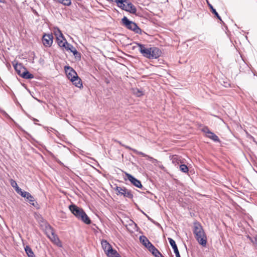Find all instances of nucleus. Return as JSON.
Wrapping results in <instances>:
<instances>
[{
	"instance_id": "15",
	"label": "nucleus",
	"mask_w": 257,
	"mask_h": 257,
	"mask_svg": "<svg viewBox=\"0 0 257 257\" xmlns=\"http://www.w3.org/2000/svg\"><path fill=\"white\" fill-rule=\"evenodd\" d=\"M78 219L81 220L82 222L85 223L86 224H90L91 222V221L89 217L86 214L85 211H84L82 213L79 217Z\"/></svg>"
},
{
	"instance_id": "38",
	"label": "nucleus",
	"mask_w": 257,
	"mask_h": 257,
	"mask_svg": "<svg viewBox=\"0 0 257 257\" xmlns=\"http://www.w3.org/2000/svg\"><path fill=\"white\" fill-rule=\"evenodd\" d=\"M254 240H255V242L254 243L255 244V245L257 246V235L254 238Z\"/></svg>"
},
{
	"instance_id": "8",
	"label": "nucleus",
	"mask_w": 257,
	"mask_h": 257,
	"mask_svg": "<svg viewBox=\"0 0 257 257\" xmlns=\"http://www.w3.org/2000/svg\"><path fill=\"white\" fill-rule=\"evenodd\" d=\"M137 45L139 47V50L140 52V53L142 54V55L149 59V57L150 56V50H151V47L150 48H146L145 47V45L143 44H142L141 43H137Z\"/></svg>"
},
{
	"instance_id": "29",
	"label": "nucleus",
	"mask_w": 257,
	"mask_h": 257,
	"mask_svg": "<svg viewBox=\"0 0 257 257\" xmlns=\"http://www.w3.org/2000/svg\"><path fill=\"white\" fill-rule=\"evenodd\" d=\"M171 160L172 163L175 165L179 164V162H180L179 157L177 155L172 156L171 158Z\"/></svg>"
},
{
	"instance_id": "36",
	"label": "nucleus",
	"mask_w": 257,
	"mask_h": 257,
	"mask_svg": "<svg viewBox=\"0 0 257 257\" xmlns=\"http://www.w3.org/2000/svg\"><path fill=\"white\" fill-rule=\"evenodd\" d=\"M202 131L206 134V135H208L209 133L211 132V131L209 130L208 127L205 126L203 128H202Z\"/></svg>"
},
{
	"instance_id": "24",
	"label": "nucleus",
	"mask_w": 257,
	"mask_h": 257,
	"mask_svg": "<svg viewBox=\"0 0 257 257\" xmlns=\"http://www.w3.org/2000/svg\"><path fill=\"white\" fill-rule=\"evenodd\" d=\"M206 137L212 140H213L214 142H219L220 140L219 138L213 132H211L209 133L208 135H206Z\"/></svg>"
},
{
	"instance_id": "3",
	"label": "nucleus",
	"mask_w": 257,
	"mask_h": 257,
	"mask_svg": "<svg viewBox=\"0 0 257 257\" xmlns=\"http://www.w3.org/2000/svg\"><path fill=\"white\" fill-rule=\"evenodd\" d=\"M114 190L117 195H121L130 199H132L134 197L132 191L124 187L116 186Z\"/></svg>"
},
{
	"instance_id": "45",
	"label": "nucleus",
	"mask_w": 257,
	"mask_h": 257,
	"mask_svg": "<svg viewBox=\"0 0 257 257\" xmlns=\"http://www.w3.org/2000/svg\"><path fill=\"white\" fill-rule=\"evenodd\" d=\"M4 113L7 114L6 112L5 111H3Z\"/></svg>"
},
{
	"instance_id": "46",
	"label": "nucleus",
	"mask_w": 257,
	"mask_h": 257,
	"mask_svg": "<svg viewBox=\"0 0 257 257\" xmlns=\"http://www.w3.org/2000/svg\"><path fill=\"white\" fill-rule=\"evenodd\" d=\"M231 257H236V256H232Z\"/></svg>"
},
{
	"instance_id": "16",
	"label": "nucleus",
	"mask_w": 257,
	"mask_h": 257,
	"mask_svg": "<svg viewBox=\"0 0 257 257\" xmlns=\"http://www.w3.org/2000/svg\"><path fill=\"white\" fill-rule=\"evenodd\" d=\"M106 254L108 257H120L119 253L115 249H113L111 247L108 251L106 253Z\"/></svg>"
},
{
	"instance_id": "44",
	"label": "nucleus",
	"mask_w": 257,
	"mask_h": 257,
	"mask_svg": "<svg viewBox=\"0 0 257 257\" xmlns=\"http://www.w3.org/2000/svg\"><path fill=\"white\" fill-rule=\"evenodd\" d=\"M147 217L149 219L151 220V218L147 215Z\"/></svg>"
},
{
	"instance_id": "19",
	"label": "nucleus",
	"mask_w": 257,
	"mask_h": 257,
	"mask_svg": "<svg viewBox=\"0 0 257 257\" xmlns=\"http://www.w3.org/2000/svg\"><path fill=\"white\" fill-rule=\"evenodd\" d=\"M132 93L137 97H141L144 95V92L138 88H133L132 89Z\"/></svg>"
},
{
	"instance_id": "30",
	"label": "nucleus",
	"mask_w": 257,
	"mask_h": 257,
	"mask_svg": "<svg viewBox=\"0 0 257 257\" xmlns=\"http://www.w3.org/2000/svg\"><path fill=\"white\" fill-rule=\"evenodd\" d=\"M14 67L17 73L21 76L22 73L21 72V69L22 68V65L21 64H16L14 65Z\"/></svg>"
},
{
	"instance_id": "26",
	"label": "nucleus",
	"mask_w": 257,
	"mask_h": 257,
	"mask_svg": "<svg viewBox=\"0 0 257 257\" xmlns=\"http://www.w3.org/2000/svg\"><path fill=\"white\" fill-rule=\"evenodd\" d=\"M21 76L25 79H32L34 78V75L26 70L22 72Z\"/></svg>"
},
{
	"instance_id": "43",
	"label": "nucleus",
	"mask_w": 257,
	"mask_h": 257,
	"mask_svg": "<svg viewBox=\"0 0 257 257\" xmlns=\"http://www.w3.org/2000/svg\"><path fill=\"white\" fill-rule=\"evenodd\" d=\"M143 214H145L146 216H147V215L144 212H143Z\"/></svg>"
},
{
	"instance_id": "12",
	"label": "nucleus",
	"mask_w": 257,
	"mask_h": 257,
	"mask_svg": "<svg viewBox=\"0 0 257 257\" xmlns=\"http://www.w3.org/2000/svg\"><path fill=\"white\" fill-rule=\"evenodd\" d=\"M67 51H70L73 55L75 56V58H80L81 56L80 54L77 51L75 47H74L72 45L69 43H67L66 46L64 48Z\"/></svg>"
},
{
	"instance_id": "32",
	"label": "nucleus",
	"mask_w": 257,
	"mask_h": 257,
	"mask_svg": "<svg viewBox=\"0 0 257 257\" xmlns=\"http://www.w3.org/2000/svg\"><path fill=\"white\" fill-rule=\"evenodd\" d=\"M147 248L150 252H151L152 254L154 253V252H155L158 250V249H157L152 243L149 244V245Z\"/></svg>"
},
{
	"instance_id": "39",
	"label": "nucleus",
	"mask_w": 257,
	"mask_h": 257,
	"mask_svg": "<svg viewBox=\"0 0 257 257\" xmlns=\"http://www.w3.org/2000/svg\"><path fill=\"white\" fill-rule=\"evenodd\" d=\"M0 3H5L6 1H5V0H0Z\"/></svg>"
},
{
	"instance_id": "7",
	"label": "nucleus",
	"mask_w": 257,
	"mask_h": 257,
	"mask_svg": "<svg viewBox=\"0 0 257 257\" xmlns=\"http://www.w3.org/2000/svg\"><path fill=\"white\" fill-rule=\"evenodd\" d=\"M121 9L133 14H136L137 13L135 6L127 0V3H124V6Z\"/></svg>"
},
{
	"instance_id": "21",
	"label": "nucleus",
	"mask_w": 257,
	"mask_h": 257,
	"mask_svg": "<svg viewBox=\"0 0 257 257\" xmlns=\"http://www.w3.org/2000/svg\"><path fill=\"white\" fill-rule=\"evenodd\" d=\"M73 83V84L76 87L78 88L82 87V82L81 79L77 76L76 78L72 80L71 81Z\"/></svg>"
},
{
	"instance_id": "27",
	"label": "nucleus",
	"mask_w": 257,
	"mask_h": 257,
	"mask_svg": "<svg viewBox=\"0 0 257 257\" xmlns=\"http://www.w3.org/2000/svg\"><path fill=\"white\" fill-rule=\"evenodd\" d=\"M25 251L29 257H36L31 248L27 245L25 247Z\"/></svg>"
},
{
	"instance_id": "22",
	"label": "nucleus",
	"mask_w": 257,
	"mask_h": 257,
	"mask_svg": "<svg viewBox=\"0 0 257 257\" xmlns=\"http://www.w3.org/2000/svg\"><path fill=\"white\" fill-rule=\"evenodd\" d=\"M101 245L105 253L108 251V250H109L112 247L111 245L105 240L101 241Z\"/></svg>"
},
{
	"instance_id": "31",
	"label": "nucleus",
	"mask_w": 257,
	"mask_h": 257,
	"mask_svg": "<svg viewBox=\"0 0 257 257\" xmlns=\"http://www.w3.org/2000/svg\"><path fill=\"white\" fill-rule=\"evenodd\" d=\"M54 33L56 37V39H57V38H59L63 36L61 31L58 28L55 29Z\"/></svg>"
},
{
	"instance_id": "13",
	"label": "nucleus",
	"mask_w": 257,
	"mask_h": 257,
	"mask_svg": "<svg viewBox=\"0 0 257 257\" xmlns=\"http://www.w3.org/2000/svg\"><path fill=\"white\" fill-rule=\"evenodd\" d=\"M27 201L29 202L30 204L35 207L36 209L40 208V205L37 201H35L34 197L29 193L28 196L26 197Z\"/></svg>"
},
{
	"instance_id": "20",
	"label": "nucleus",
	"mask_w": 257,
	"mask_h": 257,
	"mask_svg": "<svg viewBox=\"0 0 257 257\" xmlns=\"http://www.w3.org/2000/svg\"><path fill=\"white\" fill-rule=\"evenodd\" d=\"M53 242L59 246H61V243L58 236L54 233L51 235L49 237Z\"/></svg>"
},
{
	"instance_id": "1",
	"label": "nucleus",
	"mask_w": 257,
	"mask_h": 257,
	"mask_svg": "<svg viewBox=\"0 0 257 257\" xmlns=\"http://www.w3.org/2000/svg\"><path fill=\"white\" fill-rule=\"evenodd\" d=\"M193 232L198 243L205 246L207 243V236L201 224L195 221L193 223Z\"/></svg>"
},
{
	"instance_id": "6",
	"label": "nucleus",
	"mask_w": 257,
	"mask_h": 257,
	"mask_svg": "<svg viewBox=\"0 0 257 257\" xmlns=\"http://www.w3.org/2000/svg\"><path fill=\"white\" fill-rule=\"evenodd\" d=\"M53 36L52 34H45L42 38L43 45L45 47H50L53 43Z\"/></svg>"
},
{
	"instance_id": "11",
	"label": "nucleus",
	"mask_w": 257,
	"mask_h": 257,
	"mask_svg": "<svg viewBox=\"0 0 257 257\" xmlns=\"http://www.w3.org/2000/svg\"><path fill=\"white\" fill-rule=\"evenodd\" d=\"M162 54L161 51L157 47H151L150 56L149 59H153L159 58Z\"/></svg>"
},
{
	"instance_id": "4",
	"label": "nucleus",
	"mask_w": 257,
	"mask_h": 257,
	"mask_svg": "<svg viewBox=\"0 0 257 257\" xmlns=\"http://www.w3.org/2000/svg\"><path fill=\"white\" fill-rule=\"evenodd\" d=\"M69 209L73 214L78 219L81 213L84 211L81 208L78 207L77 205L72 204L69 206Z\"/></svg>"
},
{
	"instance_id": "17",
	"label": "nucleus",
	"mask_w": 257,
	"mask_h": 257,
	"mask_svg": "<svg viewBox=\"0 0 257 257\" xmlns=\"http://www.w3.org/2000/svg\"><path fill=\"white\" fill-rule=\"evenodd\" d=\"M57 40V43L58 44V45L60 47H63V48H65V46H66V45H67V41H66V40L65 39L64 37L63 36V37H61V38H57V39H56Z\"/></svg>"
},
{
	"instance_id": "35",
	"label": "nucleus",
	"mask_w": 257,
	"mask_h": 257,
	"mask_svg": "<svg viewBox=\"0 0 257 257\" xmlns=\"http://www.w3.org/2000/svg\"><path fill=\"white\" fill-rule=\"evenodd\" d=\"M10 183H11V186L14 188H15V191H16V190H17V188H19V186L17 185V182L15 180H14L13 179H11V181H10Z\"/></svg>"
},
{
	"instance_id": "18",
	"label": "nucleus",
	"mask_w": 257,
	"mask_h": 257,
	"mask_svg": "<svg viewBox=\"0 0 257 257\" xmlns=\"http://www.w3.org/2000/svg\"><path fill=\"white\" fill-rule=\"evenodd\" d=\"M45 232L48 237L55 233L53 228L49 224H47L45 226Z\"/></svg>"
},
{
	"instance_id": "2",
	"label": "nucleus",
	"mask_w": 257,
	"mask_h": 257,
	"mask_svg": "<svg viewBox=\"0 0 257 257\" xmlns=\"http://www.w3.org/2000/svg\"><path fill=\"white\" fill-rule=\"evenodd\" d=\"M122 25L127 29L134 31L135 33L142 34V30L138 26L137 24L128 20L127 17H124L121 19Z\"/></svg>"
},
{
	"instance_id": "40",
	"label": "nucleus",
	"mask_w": 257,
	"mask_h": 257,
	"mask_svg": "<svg viewBox=\"0 0 257 257\" xmlns=\"http://www.w3.org/2000/svg\"><path fill=\"white\" fill-rule=\"evenodd\" d=\"M57 162L60 165H63V163L60 160L57 161Z\"/></svg>"
},
{
	"instance_id": "14",
	"label": "nucleus",
	"mask_w": 257,
	"mask_h": 257,
	"mask_svg": "<svg viewBox=\"0 0 257 257\" xmlns=\"http://www.w3.org/2000/svg\"><path fill=\"white\" fill-rule=\"evenodd\" d=\"M168 240L171 246H172V247L173 248V249L174 250V253L176 254V257H180L179 251L178 250L177 246L174 240H173L172 238H171L170 237H168Z\"/></svg>"
},
{
	"instance_id": "9",
	"label": "nucleus",
	"mask_w": 257,
	"mask_h": 257,
	"mask_svg": "<svg viewBox=\"0 0 257 257\" xmlns=\"http://www.w3.org/2000/svg\"><path fill=\"white\" fill-rule=\"evenodd\" d=\"M125 175L127 177V179L131 182L133 185L139 188H142L143 187L142 183L140 180H138L133 176L127 173H125Z\"/></svg>"
},
{
	"instance_id": "10",
	"label": "nucleus",
	"mask_w": 257,
	"mask_h": 257,
	"mask_svg": "<svg viewBox=\"0 0 257 257\" xmlns=\"http://www.w3.org/2000/svg\"><path fill=\"white\" fill-rule=\"evenodd\" d=\"M125 148L126 149H128L129 150L133 151L134 153H135V154H136L137 155H142L144 157H147L148 159L153 164H156V163H158V162L157 160L145 154V153H144L142 152H139V151H137V150L133 149L128 146H126Z\"/></svg>"
},
{
	"instance_id": "37",
	"label": "nucleus",
	"mask_w": 257,
	"mask_h": 257,
	"mask_svg": "<svg viewBox=\"0 0 257 257\" xmlns=\"http://www.w3.org/2000/svg\"><path fill=\"white\" fill-rule=\"evenodd\" d=\"M155 257H164L161 253L158 250V249L153 254Z\"/></svg>"
},
{
	"instance_id": "5",
	"label": "nucleus",
	"mask_w": 257,
	"mask_h": 257,
	"mask_svg": "<svg viewBox=\"0 0 257 257\" xmlns=\"http://www.w3.org/2000/svg\"><path fill=\"white\" fill-rule=\"evenodd\" d=\"M64 69L68 78L72 81L78 76L76 71L70 66H65Z\"/></svg>"
},
{
	"instance_id": "41",
	"label": "nucleus",
	"mask_w": 257,
	"mask_h": 257,
	"mask_svg": "<svg viewBox=\"0 0 257 257\" xmlns=\"http://www.w3.org/2000/svg\"><path fill=\"white\" fill-rule=\"evenodd\" d=\"M33 120L35 121H38V120L36 118H33Z\"/></svg>"
},
{
	"instance_id": "23",
	"label": "nucleus",
	"mask_w": 257,
	"mask_h": 257,
	"mask_svg": "<svg viewBox=\"0 0 257 257\" xmlns=\"http://www.w3.org/2000/svg\"><path fill=\"white\" fill-rule=\"evenodd\" d=\"M140 240L141 242L146 247H147L149 245V244L151 243V242L149 240V239L144 235L140 236Z\"/></svg>"
},
{
	"instance_id": "25",
	"label": "nucleus",
	"mask_w": 257,
	"mask_h": 257,
	"mask_svg": "<svg viewBox=\"0 0 257 257\" xmlns=\"http://www.w3.org/2000/svg\"><path fill=\"white\" fill-rule=\"evenodd\" d=\"M208 4V6H209V7L211 11V12L217 17V18L223 24H224L223 22L222 21L221 17L219 16V15H218V13L216 12V10L215 9L213 8V6L209 4Z\"/></svg>"
},
{
	"instance_id": "33",
	"label": "nucleus",
	"mask_w": 257,
	"mask_h": 257,
	"mask_svg": "<svg viewBox=\"0 0 257 257\" xmlns=\"http://www.w3.org/2000/svg\"><path fill=\"white\" fill-rule=\"evenodd\" d=\"M114 2L117 4L118 7L121 8L124 6V3H127V0H114Z\"/></svg>"
},
{
	"instance_id": "34",
	"label": "nucleus",
	"mask_w": 257,
	"mask_h": 257,
	"mask_svg": "<svg viewBox=\"0 0 257 257\" xmlns=\"http://www.w3.org/2000/svg\"><path fill=\"white\" fill-rule=\"evenodd\" d=\"M180 170L183 173H187L188 171V167L184 164H181L180 165Z\"/></svg>"
},
{
	"instance_id": "42",
	"label": "nucleus",
	"mask_w": 257,
	"mask_h": 257,
	"mask_svg": "<svg viewBox=\"0 0 257 257\" xmlns=\"http://www.w3.org/2000/svg\"><path fill=\"white\" fill-rule=\"evenodd\" d=\"M143 214H145L146 216H147V215L144 212H143Z\"/></svg>"
},
{
	"instance_id": "28",
	"label": "nucleus",
	"mask_w": 257,
	"mask_h": 257,
	"mask_svg": "<svg viewBox=\"0 0 257 257\" xmlns=\"http://www.w3.org/2000/svg\"><path fill=\"white\" fill-rule=\"evenodd\" d=\"M16 192L20 194L21 196L25 198L27 196H28V194H29V193L28 192L22 191V190L20 188H17V190H16Z\"/></svg>"
}]
</instances>
